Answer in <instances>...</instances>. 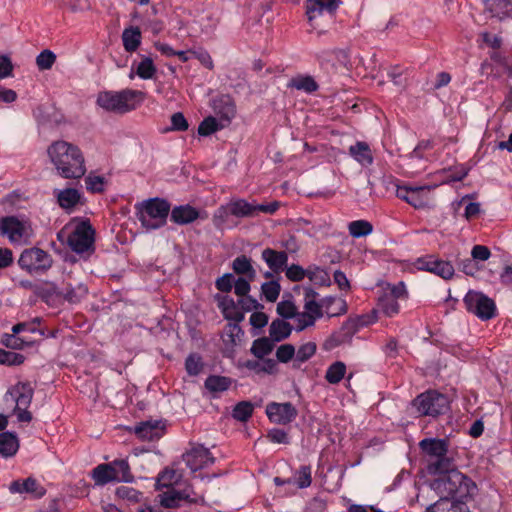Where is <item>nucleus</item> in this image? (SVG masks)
Instances as JSON below:
<instances>
[{
  "instance_id": "obj_30",
  "label": "nucleus",
  "mask_w": 512,
  "mask_h": 512,
  "mask_svg": "<svg viewBox=\"0 0 512 512\" xmlns=\"http://www.w3.org/2000/svg\"><path fill=\"white\" fill-rule=\"evenodd\" d=\"M292 325L283 319H274L269 326V337L273 342H281L292 333Z\"/></svg>"
},
{
  "instance_id": "obj_29",
  "label": "nucleus",
  "mask_w": 512,
  "mask_h": 512,
  "mask_svg": "<svg viewBox=\"0 0 512 512\" xmlns=\"http://www.w3.org/2000/svg\"><path fill=\"white\" fill-rule=\"evenodd\" d=\"M485 5L492 16L501 21L512 16V0H485Z\"/></svg>"
},
{
  "instance_id": "obj_42",
  "label": "nucleus",
  "mask_w": 512,
  "mask_h": 512,
  "mask_svg": "<svg viewBox=\"0 0 512 512\" xmlns=\"http://www.w3.org/2000/svg\"><path fill=\"white\" fill-rule=\"evenodd\" d=\"M225 128V123L219 122L213 116H208L201 121L198 126V134L200 136H209L221 129Z\"/></svg>"
},
{
  "instance_id": "obj_54",
  "label": "nucleus",
  "mask_w": 512,
  "mask_h": 512,
  "mask_svg": "<svg viewBox=\"0 0 512 512\" xmlns=\"http://www.w3.org/2000/svg\"><path fill=\"white\" fill-rule=\"evenodd\" d=\"M294 319L296 322L295 330L297 332H301L308 327L314 326L315 322L317 321L316 317H313L312 315L304 311L297 312Z\"/></svg>"
},
{
  "instance_id": "obj_53",
  "label": "nucleus",
  "mask_w": 512,
  "mask_h": 512,
  "mask_svg": "<svg viewBox=\"0 0 512 512\" xmlns=\"http://www.w3.org/2000/svg\"><path fill=\"white\" fill-rule=\"evenodd\" d=\"M25 357L22 354L6 351L0 348V364L2 365H20L24 362Z\"/></svg>"
},
{
  "instance_id": "obj_4",
  "label": "nucleus",
  "mask_w": 512,
  "mask_h": 512,
  "mask_svg": "<svg viewBox=\"0 0 512 512\" xmlns=\"http://www.w3.org/2000/svg\"><path fill=\"white\" fill-rule=\"evenodd\" d=\"M135 209L142 227L157 230L166 225L171 204L166 199L155 197L136 204Z\"/></svg>"
},
{
  "instance_id": "obj_46",
  "label": "nucleus",
  "mask_w": 512,
  "mask_h": 512,
  "mask_svg": "<svg viewBox=\"0 0 512 512\" xmlns=\"http://www.w3.org/2000/svg\"><path fill=\"white\" fill-rule=\"evenodd\" d=\"M203 368L204 362L198 353H190L185 359V370L189 376H198Z\"/></svg>"
},
{
  "instance_id": "obj_31",
  "label": "nucleus",
  "mask_w": 512,
  "mask_h": 512,
  "mask_svg": "<svg viewBox=\"0 0 512 512\" xmlns=\"http://www.w3.org/2000/svg\"><path fill=\"white\" fill-rule=\"evenodd\" d=\"M232 269L239 277L254 280L256 278V270L252 266V260L246 255L237 256L232 261Z\"/></svg>"
},
{
  "instance_id": "obj_49",
  "label": "nucleus",
  "mask_w": 512,
  "mask_h": 512,
  "mask_svg": "<svg viewBox=\"0 0 512 512\" xmlns=\"http://www.w3.org/2000/svg\"><path fill=\"white\" fill-rule=\"evenodd\" d=\"M253 410L254 407L251 402L241 401L235 405L232 416L238 421L245 422L252 416Z\"/></svg>"
},
{
  "instance_id": "obj_47",
  "label": "nucleus",
  "mask_w": 512,
  "mask_h": 512,
  "mask_svg": "<svg viewBox=\"0 0 512 512\" xmlns=\"http://www.w3.org/2000/svg\"><path fill=\"white\" fill-rule=\"evenodd\" d=\"M309 280L318 286H329L331 284L328 272L318 266H310L308 268Z\"/></svg>"
},
{
  "instance_id": "obj_20",
  "label": "nucleus",
  "mask_w": 512,
  "mask_h": 512,
  "mask_svg": "<svg viewBox=\"0 0 512 512\" xmlns=\"http://www.w3.org/2000/svg\"><path fill=\"white\" fill-rule=\"evenodd\" d=\"M24 225L15 216H5L0 219V235L7 236L11 241H19L24 236Z\"/></svg>"
},
{
  "instance_id": "obj_59",
  "label": "nucleus",
  "mask_w": 512,
  "mask_h": 512,
  "mask_svg": "<svg viewBox=\"0 0 512 512\" xmlns=\"http://www.w3.org/2000/svg\"><path fill=\"white\" fill-rule=\"evenodd\" d=\"M295 356V347L292 344L280 345L276 350L277 360L281 363H288Z\"/></svg>"
},
{
  "instance_id": "obj_51",
  "label": "nucleus",
  "mask_w": 512,
  "mask_h": 512,
  "mask_svg": "<svg viewBox=\"0 0 512 512\" xmlns=\"http://www.w3.org/2000/svg\"><path fill=\"white\" fill-rule=\"evenodd\" d=\"M261 291L266 301L275 302L279 297L281 286L277 281H268L262 284Z\"/></svg>"
},
{
  "instance_id": "obj_9",
  "label": "nucleus",
  "mask_w": 512,
  "mask_h": 512,
  "mask_svg": "<svg viewBox=\"0 0 512 512\" xmlns=\"http://www.w3.org/2000/svg\"><path fill=\"white\" fill-rule=\"evenodd\" d=\"M413 406L421 416L437 418L450 411V399L437 390H427L413 400Z\"/></svg>"
},
{
  "instance_id": "obj_43",
  "label": "nucleus",
  "mask_w": 512,
  "mask_h": 512,
  "mask_svg": "<svg viewBox=\"0 0 512 512\" xmlns=\"http://www.w3.org/2000/svg\"><path fill=\"white\" fill-rule=\"evenodd\" d=\"M157 72V68L154 65L153 60L150 57L143 56L142 60L136 67V74L139 78L148 80L152 79Z\"/></svg>"
},
{
  "instance_id": "obj_11",
  "label": "nucleus",
  "mask_w": 512,
  "mask_h": 512,
  "mask_svg": "<svg viewBox=\"0 0 512 512\" xmlns=\"http://www.w3.org/2000/svg\"><path fill=\"white\" fill-rule=\"evenodd\" d=\"M466 310L482 321L490 320L497 315V307L493 299L482 292L469 290L463 299Z\"/></svg>"
},
{
  "instance_id": "obj_37",
  "label": "nucleus",
  "mask_w": 512,
  "mask_h": 512,
  "mask_svg": "<svg viewBox=\"0 0 512 512\" xmlns=\"http://www.w3.org/2000/svg\"><path fill=\"white\" fill-rule=\"evenodd\" d=\"M377 310L387 317H394L400 312L399 301L384 293L378 299Z\"/></svg>"
},
{
  "instance_id": "obj_41",
  "label": "nucleus",
  "mask_w": 512,
  "mask_h": 512,
  "mask_svg": "<svg viewBox=\"0 0 512 512\" xmlns=\"http://www.w3.org/2000/svg\"><path fill=\"white\" fill-rule=\"evenodd\" d=\"M348 231L352 237L361 238L373 232V225L367 220H354L348 224Z\"/></svg>"
},
{
  "instance_id": "obj_21",
  "label": "nucleus",
  "mask_w": 512,
  "mask_h": 512,
  "mask_svg": "<svg viewBox=\"0 0 512 512\" xmlns=\"http://www.w3.org/2000/svg\"><path fill=\"white\" fill-rule=\"evenodd\" d=\"M8 394L15 400L16 409L29 407L33 399L34 388L30 382H18L8 391Z\"/></svg>"
},
{
  "instance_id": "obj_64",
  "label": "nucleus",
  "mask_w": 512,
  "mask_h": 512,
  "mask_svg": "<svg viewBox=\"0 0 512 512\" xmlns=\"http://www.w3.org/2000/svg\"><path fill=\"white\" fill-rule=\"evenodd\" d=\"M252 281L253 280H249L248 278L238 277L234 281V293L240 298L247 296L251 290L250 282Z\"/></svg>"
},
{
  "instance_id": "obj_22",
  "label": "nucleus",
  "mask_w": 512,
  "mask_h": 512,
  "mask_svg": "<svg viewBox=\"0 0 512 512\" xmlns=\"http://www.w3.org/2000/svg\"><path fill=\"white\" fill-rule=\"evenodd\" d=\"M198 218V209L190 204L178 205L170 210V221L177 225H188Z\"/></svg>"
},
{
  "instance_id": "obj_62",
  "label": "nucleus",
  "mask_w": 512,
  "mask_h": 512,
  "mask_svg": "<svg viewBox=\"0 0 512 512\" xmlns=\"http://www.w3.org/2000/svg\"><path fill=\"white\" fill-rule=\"evenodd\" d=\"M86 187L88 190L96 193L104 191L105 179L99 175H89L85 179Z\"/></svg>"
},
{
  "instance_id": "obj_16",
  "label": "nucleus",
  "mask_w": 512,
  "mask_h": 512,
  "mask_svg": "<svg viewBox=\"0 0 512 512\" xmlns=\"http://www.w3.org/2000/svg\"><path fill=\"white\" fill-rule=\"evenodd\" d=\"M358 331V323L353 319H348L342 326L333 332L324 342L323 348L326 351L352 341L353 336Z\"/></svg>"
},
{
  "instance_id": "obj_48",
  "label": "nucleus",
  "mask_w": 512,
  "mask_h": 512,
  "mask_svg": "<svg viewBox=\"0 0 512 512\" xmlns=\"http://www.w3.org/2000/svg\"><path fill=\"white\" fill-rule=\"evenodd\" d=\"M160 504L165 508H176L180 506V502L185 500L187 497H184L183 494L179 491L171 490L164 492L159 495Z\"/></svg>"
},
{
  "instance_id": "obj_60",
  "label": "nucleus",
  "mask_w": 512,
  "mask_h": 512,
  "mask_svg": "<svg viewBox=\"0 0 512 512\" xmlns=\"http://www.w3.org/2000/svg\"><path fill=\"white\" fill-rule=\"evenodd\" d=\"M189 128L188 121L182 112H176L171 116V126L167 131H186Z\"/></svg>"
},
{
  "instance_id": "obj_61",
  "label": "nucleus",
  "mask_w": 512,
  "mask_h": 512,
  "mask_svg": "<svg viewBox=\"0 0 512 512\" xmlns=\"http://www.w3.org/2000/svg\"><path fill=\"white\" fill-rule=\"evenodd\" d=\"M384 293L398 301L408 299V291L406 289L404 282L402 281L390 286Z\"/></svg>"
},
{
  "instance_id": "obj_5",
  "label": "nucleus",
  "mask_w": 512,
  "mask_h": 512,
  "mask_svg": "<svg viewBox=\"0 0 512 512\" xmlns=\"http://www.w3.org/2000/svg\"><path fill=\"white\" fill-rule=\"evenodd\" d=\"M419 448L428 457L427 470L430 474L442 473L451 469L453 458L448 456L449 441L440 438H424Z\"/></svg>"
},
{
  "instance_id": "obj_1",
  "label": "nucleus",
  "mask_w": 512,
  "mask_h": 512,
  "mask_svg": "<svg viewBox=\"0 0 512 512\" xmlns=\"http://www.w3.org/2000/svg\"><path fill=\"white\" fill-rule=\"evenodd\" d=\"M47 152L61 177L80 179L85 175V160L78 146L61 140L52 143Z\"/></svg>"
},
{
  "instance_id": "obj_56",
  "label": "nucleus",
  "mask_w": 512,
  "mask_h": 512,
  "mask_svg": "<svg viewBox=\"0 0 512 512\" xmlns=\"http://www.w3.org/2000/svg\"><path fill=\"white\" fill-rule=\"evenodd\" d=\"M308 276V268L304 269L298 264H292L286 268V277L292 282H300Z\"/></svg>"
},
{
  "instance_id": "obj_18",
  "label": "nucleus",
  "mask_w": 512,
  "mask_h": 512,
  "mask_svg": "<svg viewBox=\"0 0 512 512\" xmlns=\"http://www.w3.org/2000/svg\"><path fill=\"white\" fill-rule=\"evenodd\" d=\"M273 482L276 486L295 485L298 489L308 488L312 483V468L310 465H301L293 472L292 477H275Z\"/></svg>"
},
{
  "instance_id": "obj_10",
  "label": "nucleus",
  "mask_w": 512,
  "mask_h": 512,
  "mask_svg": "<svg viewBox=\"0 0 512 512\" xmlns=\"http://www.w3.org/2000/svg\"><path fill=\"white\" fill-rule=\"evenodd\" d=\"M52 264L51 254L38 247L25 249L18 259V265L31 275L46 273L52 267Z\"/></svg>"
},
{
  "instance_id": "obj_2",
  "label": "nucleus",
  "mask_w": 512,
  "mask_h": 512,
  "mask_svg": "<svg viewBox=\"0 0 512 512\" xmlns=\"http://www.w3.org/2000/svg\"><path fill=\"white\" fill-rule=\"evenodd\" d=\"M438 478L431 482V488L442 497H449L453 501L465 503L471 497L477 487L466 475L456 469L455 462L451 469L436 473Z\"/></svg>"
},
{
  "instance_id": "obj_57",
  "label": "nucleus",
  "mask_w": 512,
  "mask_h": 512,
  "mask_svg": "<svg viewBox=\"0 0 512 512\" xmlns=\"http://www.w3.org/2000/svg\"><path fill=\"white\" fill-rule=\"evenodd\" d=\"M276 311L284 319L295 318L297 314V308L291 301L279 302Z\"/></svg>"
},
{
  "instance_id": "obj_7",
  "label": "nucleus",
  "mask_w": 512,
  "mask_h": 512,
  "mask_svg": "<svg viewBox=\"0 0 512 512\" xmlns=\"http://www.w3.org/2000/svg\"><path fill=\"white\" fill-rule=\"evenodd\" d=\"M92 479L98 486H105L111 482H134V475L131 472L127 459H115L109 463L97 465L92 470Z\"/></svg>"
},
{
  "instance_id": "obj_33",
  "label": "nucleus",
  "mask_w": 512,
  "mask_h": 512,
  "mask_svg": "<svg viewBox=\"0 0 512 512\" xmlns=\"http://www.w3.org/2000/svg\"><path fill=\"white\" fill-rule=\"evenodd\" d=\"M323 310L329 317L343 315L347 312V303L344 299L335 296H326L322 298Z\"/></svg>"
},
{
  "instance_id": "obj_63",
  "label": "nucleus",
  "mask_w": 512,
  "mask_h": 512,
  "mask_svg": "<svg viewBox=\"0 0 512 512\" xmlns=\"http://www.w3.org/2000/svg\"><path fill=\"white\" fill-rule=\"evenodd\" d=\"M304 312L309 313L316 319L323 317V306L322 299L318 302L317 300H308L304 302Z\"/></svg>"
},
{
  "instance_id": "obj_3",
  "label": "nucleus",
  "mask_w": 512,
  "mask_h": 512,
  "mask_svg": "<svg viewBox=\"0 0 512 512\" xmlns=\"http://www.w3.org/2000/svg\"><path fill=\"white\" fill-rule=\"evenodd\" d=\"M255 204L239 198L220 205L213 213L212 222L216 229L225 230L237 227L239 218L255 217Z\"/></svg>"
},
{
  "instance_id": "obj_24",
  "label": "nucleus",
  "mask_w": 512,
  "mask_h": 512,
  "mask_svg": "<svg viewBox=\"0 0 512 512\" xmlns=\"http://www.w3.org/2000/svg\"><path fill=\"white\" fill-rule=\"evenodd\" d=\"M262 259L271 271L278 273L287 266L288 254L286 251H277L272 248H266L262 251Z\"/></svg>"
},
{
  "instance_id": "obj_40",
  "label": "nucleus",
  "mask_w": 512,
  "mask_h": 512,
  "mask_svg": "<svg viewBox=\"0 0 512 512\" xmlns=\"http://www.w3.org/2000/svg\"><path fill=\"white\" fill-rule=\"evenodd\" d=\"M204 385L210 392H223L229 389L231 379L225 376L210 375L206 378Z\"/></svg>"
},
{
  "instance_id": "obj_35",
  "label": "nucleus",
  "mask_w": 512,
  "mask_h": 512,
  "mask_svg": "<svg viewBox=\"0 0 512 512\" xmlns=\"http://www.w3.org/2000/svg\"><path fill=\"white\" fill-rule=\"evenodd\" d=\"M88 293L87 287L78 283L76 286L67 284L62 288L60 294L70 303H79Z\"/></svg>"
},
{
  "instance_id": "obj_15",
  "label": "nucleus",
  "mask_w": 512,
  "mask_h": 512,
  "mask_svg": "<svg viewBox=\"0 0 512 512\" xmlns=\"http://www.w3.org/2000/svg\"><path fill=\"white\" fill-rule=\"evenodd\" d=\"M266 414L271 422L287 425L298 416V411L290 402H271L266 406Z\"/></svg>"
},
{
  "instance_id": "obj_19",
  "label": "nucleus",
  "mask_w": 512,
  "mask_h": 512,
  "mask_svg": "<svg viewBox=\"0 0 512 512\" xmlns=\"http://www.w3.org/2000/svg\"><path fill=\"white\" fill-rule=\"evenodd\" d=\"M9 491L12 494H30L36 499L43 497L46 493V489L32 477L12 481L9 485Z\"/></svg>"
},
{
  "instance_id": "obj_13",
  "label": "nucleus",
  "mask_w": 512,
  "mask_h": 512,
  "mask_svg": "<svg viewBox=\"0 0 512 512\" xmlns=\"http://www.w3.org/2000/svg\"><path fill=\"white\" fill-rule=\"evenodd\" d=\"M341 4V0H306L305 9L308 22L312 29H316L315 20L324 13L332 18Z\"/></svg>"
},
{
  "instance_id": "obj_52",
  "label": "nucleus",
  "mask_w": 512,
  "mask_h": 512,
  "mask_svg": "<svg viewBox=\"0 0 512 512\" xmlns=\"http://www.w3.org/2000/svg\"><path fill=\"white\" fill-rule=\"evenodd\" d=\"M56 61V55L48 49L43 50L36 57V64L39 70H48L50 69Z\"/></svg>"
},
{
  "instance_id": "obj_8",
  "label": "nucleus",
  "mask_w": 512,
  "mask_h": 512,
  "mask_svg": "<svg viewBox=\"0 0 512 512\" xmlns=\"http://www.w3.org/2000/svg\"><path fill=\"white\" fill-rule=\"evenodd\" d=\"M68 247L83 258L90 257L95 252V229L88 219L80 220L68 235Z\"/></svg>"
},
{
  "instance_id": "obj_28",
  "label": "nucleus",
  "mask_w": 512,
  "mask_h": 512,
  "mask_svg": "<svg viewBox=\"0 0 512 512\" xmlns=\"http://www.w3.org/2000/svg\"><path fill=\"white\" fill-rule=\"evenodd\" d=\"M425 512H468V508L465 503L440 496V499L428 506Z\"/></svg>"
},
{
  "instance_id": "obj_55",
  "label": "nucleus",
  "mask_w": 512,
  "mask_h": 512,
  "mask_svg": "<svg viewBox=\"0 0 512 512\" xmlns=\"http://www.w3.org/2000/svg\"><path fill=\"white\" fill-rule=\"evenodd\" d=\"M235 276L232 273H225L215 281V287L222 293L231 292L234 286Z\"/></svg>"
},
{
  "instance_id": "obj_6",
  "label": "nucleus",
  "mask_w": 512,
  "mask_h": 512,
  "mask_svg": "<svg viewBox=\"0 0 512 512\" xmlns=\"http://www.w3.org/2000/svg\"><path fill=\"white\" fill-rule=\"evenodd\" d=\"M143 98V92L132 89L104 91L99 93L97 104L108 112L124 114L136 109Z\"/></svg>"
},
{
  "instance_id": "obj_45",
  "label": "nucleus",
  "mask_w": 512,
  "mask_h": 512,
  "mask_svg": "<svg viewBox=\"0 0 512 512\" xmlns=\"http://www.w3.org/2000/svg\"><path fill=\"white\" fill-rule=\"evenodd\" d=\"M41 322V318L36 317L28 322L17 323L12 327V332L14 334H19L21 332L39 333L41 336H44L45 331L40 328Z\"/></svg>"
},
{
  "instance_id": "obj_50",
  "label": "nucleus",
  "mask_w": 512,
  "mask_h": 512,
  "mask_svg": "<svg viewBox=\"0 0 512 512\" xmlns=\"http://www.w3.org/2000/svg\"><path fill=\"white\" fill-rule=\"evenodd\" d=\"M142 492L135 488L128 486H120L116 489V496L120 499L127 500L131 503H138L141 501Z\"/></svg>"
},
{
  "instance_id": "obj_23",
  "label": "nucleus",
  "mask_w": 512,
  "mask_h": 512,
  "mask_svg": "<svg viewBox=\"0 0 512 512\" xmlns=\"http://www.w3.org/2000/svg\"><path fill=\"white\" fill-rule=\"evenodd\" d=\"M214 112L219 116L218 121L225 123V127L231 122L236 114V107L232 99L228 96H222L214 101Z\"/></svg>"
},
{
  "instance_id": "obj_27",
  "label": "nucleus",
  "mask_w": 512,
  "mask_h": 512,
  "mask_svg": "<svg viewBox=\"0 0 512 512\" xmlns=\"http://www.w3.org/2000/svg\"><path fill=\"white\" fill-rule=\"evenodd\" d=\"M350 156L361 166L367 167L373 164L374 158L370 146L364 141H357L349 147Z\"/></svg>"
},
{
  "instance_id": "obj_25",
  "label": "nucleus",
  "mask_w": 512,
  "mask_h": 512,
  "mask_svg": "<svg viewBox=\"0 0 512 512\" xmlns=\"http://www.w3.org/2000/svg\"><path fill=\"white\" fill-rule=\"evenodd\" d=\"M135 434L142 440L154 441L162 437L163 429L159 421H146L135 427Z\"/></svg>"
},
{
  "instance_id": "obj_39",
  "label": "nucleus",
  "mask_w": 512,
  "mask_h": 512,
  "mask_svg": "<svg viewBox=\"0 0 512 512\" xmlns=\"http://www.w3.org/2000/svg\"><path fill=\"white\" fill-rule=\"evenodd\" d=\"M346 365L342 361L332 363L326 370L325 379L329 384H338L345 377Z\"/></svg>"
},
{
  "instance_id": "obj_17",
  "label": "nucleus",
  "mask_w": 512,
  "mask_h": 512,
  "mask_svg": "<svg viewBox=\"0 0 512 512\" xmlns=\"http://www.w3.org/2000/svg\"><path fill=\"white\" fill-rule=\"evenodd\" d=\"M185 461L191 470L197 471L213 464L215 458L208 448L198 445L186 453Z\"/></svg>"
},
{
  "instance_id": "obj_36",
  "label": "nucleus",
  "mask_w": 512,
  "mask_h": 512,
  "mask_svg": "<svg viewBox=\"0 0 512 512\" xmlns=\"http://www.w3.org/2000/svg\"><path fill=\"white\" fill-rule=\"evenodd\" d=\"M290 86L308 94L314 93L319 88L318 83L310 75H297L296 77H293L290 80Z\"/></svg>"
},
{
  "instance_id": "obj_44",
  "label": "nucleus",
  "mask_w": 512,
  "mask_h": 512,
  "mask_svg": "<svg viewBox=\"0 0 512 512\" xmlns=\"http://www.w3.org/2000/svg\"><path fill=\"white\" fill-rule=\"evenodd\" d=\"M316 350L317 346L314 342H307L302 344L297 351L295 350V361L293 366L298 368L299 365L297 363H304L308 361L315 355Z\"/></svg>"
},
{
  "instance_id": "obj_58",
  "label": "nucleus",
  "mask_w": 512,
  "mask_h": 512,
  "mask_svg": "<svg viewBox=\"0 0 512 512\" xmlns=\"http://www.w3.org/2000/svg\"><path fill=\"white\" fill-rule=\"evenodd\" d=\"M17 335L18 334H14L13 332L12 334H4L1 340L2 344L14 350L23 349L26 341Z\"/></svg>"
},
{
  "instance_id": "obj_38",
  "label": "nucleus",
  "mask_w": 512,
  "mask_h": 512,
  "mask_svg": "<svg viewBox=\"0 0 512 512\" xmlns=\"http://www.w3.org/2000/svg\"><path fill=\"white\" fill-rule=\"evenodd\" d=\"M274 349V342L267 337H260L253 341L250 352L257 359L262 360Z\"/></svg>"
},
{
  "instance_id": "obj_34",
  "label": "nucleus",
  "mask_w": 512,
  "mask_h": 512,
  "mask_svg": "<svg viewBox=\"0 0 512 512\" xmlns=\"http://www.w3.org/2000/svg\"><path fill=\"white\" fill-rule=\"evenodd\" d=\"M122 42L124 49L129 52H135L141 44V31L137 26H130L124 29L122 33Z\"/></svg>"
},
{
  "instance_id": "obj_14",
  "label": "nucleus",
  "mask_w": 512,
  "mask_h": 512,
  "mask_svg": "<svg viewBox=\"0 0 512 512\" xmlns=\"http://www.w3.org/2000/svg\"><path fill=\"white\" fill-rule=\"evenodd\" d=\"M419 270L433 273L445 280L451 279L454 275V267L448 261L438 259L434 255L419 257L415 262Z\"/></svg>"
},
{
  "instance_id": "obj_32",
  "label": "nucleus",
  "mask_w": 512,
  "mask_h": 512,
  "mask_svg": "<svg viewBox=\"0 0 512 512\" xmlns=\"http://www.w3.org/2000/svg\"><path fill=\"white\" fill-rule=\"evenodd\" d=\"M19 449V440L13 432L0 433V455L8 458L14 456Z\"/></svg>"
},
{
  "instance_id": "obj_26",
  "label": "nucleus",
  "mask_w": 512,
  "mask_h": 512,
  "mask_svg": "<svg viewBox=\"0 0 512 512\" xmlns=\"http://www.w3.org/2000/svg\"><path fill=\"white\" fill-rule=\"evenodd\" d=\"M54 193L58 205L66 211L73 210L80 203L81 193L75 188L56 190Z\"/></svg>"
},
{
  "instance_id": "obj_12",
  "label": "nucleus",
  "mask_w": 512,
  "mask_h": 512,
  "mask_svg": "<svg viewBox=\"0 0 512 512\" xmlns=\"http://www.w3.org/2000/svg\"><path fill=\"white\" fill-rule=\"evenodd\" d=\"M431 188L428 185H396V196L415 209H424L431 205Z\"/></svg>"
}]
</instances>
